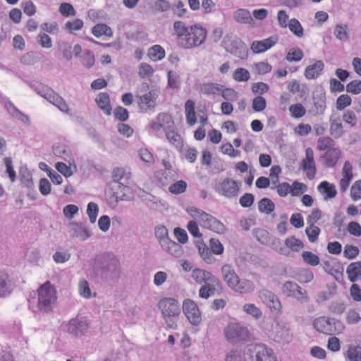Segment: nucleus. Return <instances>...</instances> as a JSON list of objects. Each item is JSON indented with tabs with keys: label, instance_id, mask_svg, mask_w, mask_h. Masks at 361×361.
Wrapping results in <instances>:
<instances>
[{
	"label": "nucleus",
	"instance_id": "1",
	"mask_svg": "<svg viewBox=\"0 0 361 361\" xmlns=\"http://www.w3.org/2000/svg\"><path fill=\"white\" fill-rule=\"evenodd\" d=\"M173 31L178 44L185 49L200 47L206 40L207 31L200 24L187 25L181 20L173 23Z\"/></svg>",
	"mask_w": 361,
	"mask_h": 361
},
{
	"label": "nucleus",
	"instance_id": "2",
	"mask_svg": "<svg viewBox=\"0 0 361 361\" xmlns=\"http://www.w3.org/2000/svg\"><path fill=\"white\" fill-rule=\"evenodd\" d=\"M221 273L226 285L235 292L249 293L254 290V283L249 279H240L231 264L223 265Z\"/></svg>",
	"mask_w": 361,
	"mask_h": 361
},
{
	"label": "nucleus",
	"instance_id": "3",
	"mask_svg": "<svg viewBox=\"0 0 361 361\" xmlns=\"http://www.w3.org/2000/svg\"><path fill=\"white\" fill-rule=\"evenodd\" d=\"M186 211L192 219L198 221L202 228L219 234L226 231V226L223 223L204 211L195 207H188Z\"/></svg>",
	"mask_w": 361,
	"mask_h": 361
},
{
	"label": "nucleus",
	"instance_id": "4",
	"mask_svg": "<svg viewBox=\"0 0 361 361\" xmlns=\"http://www.w3.org/2000/svg\"><path fill=\"white\" fill-rule=\"evenodd\" d=\"M154 234L161 247L166 252L175 257H179L183 255V250L181 245L169 239L166 226H157L155 228Z\"/></svg>",
	"mask_w": 361,
	"mask_h": 361
},
{
	"label": "nucleus",
	"instance_id": "5",
	"mask_svg": "<svg viewBox=\"0 0 361 361\" xmlns=\"http://www.w3.org/2000/svg\"><path fill=\"white\" fill-rule=\"evenodd\" d=\"M56 291L47 281L40 286L38 289L37 307L44 312H49L52 310L56 302Z\"/></svg>",
	"mask_w": 361,
	"mask_h": 361
},
{
	"label": "nucleus",
	"instance_id": "6",
	"mask_svg": "<svg viewBox=\"0 0 361 361\" xmlns=\"http://www.w3.org/2000/svg\"><path fill=\"white\" fill-rule=\"evenodd\" d=\"M224 332L226 340L232 343L246 341L251 338V334L248 329L240 323L228 324Z\"/></svg>",
	"mask_w": 361,
	"mask_h": 361
},
{
	"label": "nucleus",
	"instance_id": "7",
	"mask_svg": "<svg viewBox=\"0 0 361 361\" xmlns=\"http://www.w3.org/2000/svg\"><path fill=\"white\" fill-rule=\"evenodd\" d=\"M215 190L219 195L232 199L240 193V183L233 178H226L216 185Z\"/></svg>",
	"mask_w": 361,
	"mask_h": 361
},
{
	"label": "nucleus",
	"instance_id": "8",
	"mask_svg": "<svg viewBox=\"0 0 361 361\" xmlns=\"http://www.w3.org/2000/svg\"><path fill=\"white\" fill-rule=\"evenodd\" d=\"M340 322L328 317L321 316L313 321L314 328L319 333L326 335H334L339 333L337 324Z\"/></svg>",
	"mask_w": 361,
	"mask_h": 361
},
{
	"label": "nucleus",
	"instance_id": "9",
	"mask_svg": "<svg viewBox=\"0 0 361 361\" xmlns=\"http://www.w3.org/2000/svg\"><path fill=\"white\" fill-rule=\"evenodd\" d=\"M158 307L164 319L177 317L180 313L179 302L175 298H164L159 300Z\"/></svg>",
	"mask_w": 361,
	"mask_h": 361
},
{
	"label": "nucleus",
	"instance_id": "10",
	"mask_svg": "<svg viewBox=\"0 0 361 361\" xmlns=\"http://www.w3.org/2000/svg\"><path fill=\"white\" fill-rule=\"evenodd\" d=\"M183 311L190 323L197 326L202 322V314L197 304L191 299H185L183 302Z\"/></svg>",
	"mask_w": 361,
	"mask_h": 361
},
{
	"label": "nucleus",
	"instance_id": "11",
	"mask_svg": "<svg viewBox=\"0 0 361 361\" xmlns=\"http://www.w3.org/2000/svg\"><path fill=\"white\" fill-rule=\"evenodd\" d=\"M108 195L111 200L117 202L130 200L132 197L133 192L130 188L121 183H114L111 185Z\"/></svg>",
	"mask_w": 361,
	"mask_h": 361
},
{
	"label": "nucleus",
	"instance_id": "12",
	"mask_svg": "<svg viewBox=\"0 0 361 361\" xmlns=\"http://www.w3.org/2000/svg\"><path fill=\"white\" fill-rule=\"evenodd\" d=\"M301 169L309 180H313L315 178L317 168L314 161V154L313 149L310 147L305 150V157L301 161Z\"/></svg>",
	"mask_w": 361,
	"mask_h": 361
},
{
	"label": "nucleus",
	"instance_id": "13",
	"mask_svg": "<svg viewBox=\"0 0 361 361\" xmlns=\"http://www.w3.org/2000/svg\"><path fill=\"white\" fill-rule=\"evenodd\" d=\"M250 350L253 361H277L273 350L264 345H255Z\"/></svg>",
	"mask_w": 361,
	"mask_h": 361
},
{
	"label": "nucleus",
	"instance_id": "14",
	"mask_svg": "<svg viewBox=\"0 0 361 361\" xmlns=\"http://www.w3.org/2000/svg\"><path fill=\"white\" fill-rule=\"evenodd\" d=\"M174 122L171 116L166 113H161L158 114L155 120L150 121L149 123V128L153 131L157 132L161 129L166 131L173 126Z\"/></svg>",
	"mask_w": 361,
	"mask_h": 361
},
{
	"label": "nucleus",
	"instance_id": "15",
	"mask_svg": "<svg viewBox=\"0 0 361 361\" xmlns=\"http://www.w3.org/2000/svg\"><path fill=\"white\" fill-rule=\"evenodd\" d=\"M278 41L277 35H272L262 40H255L252 42L250 49L254 54H262L275 46Z\"/></svg>",
	"mask_w": 361,
	"mask_h": 361
},
{
	"label": "nucleus",
	"instance_id": "16",
	"mask_svg": "<svg viewBox=\"0 0 361 361\" xmlns=\"http://www.w3.org/2000/svg\"><path fill=\"white\" fill-rule=\"evenodd\" d=\"M158 95L155 90H149L142 95L136 96L137 103L143 111L154 108Z\"/></svg>",
	"mask_w": 361,
	"mask_h": 361
},
{
	"label": "nucleus",
	"instance_id": "17",
	"mask_svg": "<svg viewBox=\"0 0 361 361\" xmlns=\"http://www.w3.org/2000/svg\"><path fill=\"white\" fill-rule=\"evenodd\" d=\"M341 178L339 180L338 186L340 191L345 192L353 178V168L352 164L349 161H345L343 164L341 171Z\"/></svg>",
	"mask_w": 361,
	"mask_h": 361
},
{
	"label": "nucleus",
	"instance_id": "18",
	"mask_svg": "<svg viewBox=\"0 0 361 361\" xmlns=\"http://www.w3.org/2000/svg\"><path fill=\"white\" fill-rule=\"evenodd\" d=\"M283 293L288 297H294L300 301L307 300L306 293H303L302 288L295 282H286L283 286Z\"/></svg>",
	"mask_w": 361,
	"mask_h": 361
},
{
	"label": "nucleus",
	"instance_id": "19",
	"mask_svg": "<svg viewBox=\"0 0 361 361\" xmlns=\"http://www.w3.org/2000/svg\"><path fill=\"white\" fill-rule=\"evenodd\" d=\"M192 276L195 282L199 284H206L211 282L212 283H220V280L216 276L204 269H194L192 273Z\"/></svg>",
	"mask_w": 361,
	"mask_h": 361
},
{
	"label": "nucleus",
	"instance_id": "20",
	"mask_svg": "<svg viewBox=\"0 0 361 361\" xmlns=\"http://www.w3.org/2000/svg\"><path fill=\"white\" fill-rule=\"evenodd\" d=\"M342 154L341 150L338 147H333L325 152L322 157L323 164L326 167H334L338 163Z\"/></svg>",
	"mask_w": 361,
	"mask_h": 361
},
{
	"label": "nucleus",
	"instance_id": "21",
	"mask_svg": "<svg viewBox=\"0 0 361 361\" xmlns=\"http://www.w3.org/2000/svg\"><path fill=\"white\" fill-rule=\"evenodd\" d=\"M88 326L89 324L85 319L76 317L69 322L67 326V331L71 334L78 336L86 331Z\"/></svg>",
	"mask_w": 361,
	"mask_h": 361
},
{
	"label": "nucleus",
	"instance_id": "22",
	"mask_svg": "<svg viewBox=\"0 0 361 361\" xmlns=\"http://www.w3.org/2000/svg\"><path fill=\"white\" fill-rule=\"evenodd\" d=\"M223 85L217 82H205L198 85L197 90L200 94L207 96L220 95Z\"/></svg>",
	"mask_w": 361,
	"mask_h": 361
},
{
	"label": "nucleus",
	"instance_id": "23",
	"mask_svg": "<svg viewBox=\"0 0 361 361\" xmlns=\"http://www.w3.org/2000/svg\"><path fill=\"white\" fill-rule=\"evenodd\" d=\"M184 112L186 123L188 126H193L197 123V114L195 111V102L192 99H188L184 106Z\"/></svg>",
	"mask_w": 361,
	"mask_h": 361
},
{
	"label": "nucleus",
	"instance_id": "24",
	"mask_svg": "<svg viewBox=\"0 0 361 361\" xmlns=\"http://www.w3.org/2000/svg\"><path fill=\"white\" fill-rule=\"evenodd\" d=\"M199 121L200 126L194 132V137L196 140H202L206 135V131L204 126L208 124L209 117L206 110L200 111Z\"/></svg>",
	"mask_w": 361,
	"mask_h": 361
},
{
	"label": "nucleus",
	"instance_id": "25",
	"mask_svg": "<svg viewBox=\"0 0 361 361\" xmlns=\"http://www.w3.org/2000/svg\"><path fill=\"white\" fill-rule=\"evenodd\" d=\"M324 68V63L321 60L316 61L312 65L306 67L305 77L308 80L317 78Z\"/></svg>",
	"mask_w": 361,
	"mask_h": 361
},
{
	"label": "nucleus",
	"instance_id": "26",
	"mask_svg": "<svg viewBox=\"0 0 361 361\" xmlns=\"http://www.w3.org/2000/svg\"><path fill=\"white\" fill-rule=\"evenodd\" d=\"M317 190L323 195L324 200L332 199L337 195L335 185L326 180L321 182L317 186Z\"/></svg>",
	"mask_w": 361,
	"mask_h": 361
},
{
	"label": "nucleus",
	"instance_id": "27",
	"mask_svg": "<svg viewBox=\"0 0 361 361\" xmlns=\"http://www.w3.org/2000/svg\"><path fill=\"white\" fill-rule=\"evenodd\" d=\"M95 102L97 106L102 110L106 115H110L111 113V106L110 104L109 95L106 92H100L95 98Z\"/></svg>",
	"mask_w": 361,
	"mask_h": 361
},
{
	"label": "nucleus",
	"instance_id": "28",
	"mask_svg": "<svg viewBox=\"0 0 361 361\" xmlns=\"http://www.w3.org/2000/svg\"><path fill=\"white\" fill-rule=\"evenodd\" d=\"M346 273L351 282L361 280V262L350 263L347 267Z\"/></svg>",
	"mask_w": 361,
	"mask_h": 361
},
{
	"label": "nucleus",
	"instance_id": "29",
	"mask_svg": "<svg viewBox=\"0 0 361 361\" xmlns=\"http://www.w3.org/2000/svg\"><path fill=\"white\" fill-rule=\"evenodd\" d=\"M99 261H101L102 264H106L105 269L110 271H115L119 267L118 259L111 253L102 255L99 258Z\"/></svg>",
	"mask_w": 361,
	"mask_h": 361
},
{
	"label": "nucleus",
	"instance_id": "30",
	"mask_svg": "<svg viewBox=\"0 0 361 361\" xmlns=\"http://www.w3.org/2000/svg\"><path fill=\"white\" fill-rule=\"evenodd\" d=\"M46 98L54 105L57 106L61 111L67 112L68 106L62 97L53 91L47 93Z\"/></svg>",
	"mask_w": 361,
	"mask_h": 361
},
{
	"label": "nucleus",
	"instance_id": "31",
	"mask_svg": "<svg viewBox=\"0 0 361 361\" xmlns=\"http://www.w3.org/2000/svg\"><path fill=\"white\" fill-rule=\"evenodd\" d=\"M329 133L334 138H339L343 135V125L339 117L330 119Z\"/></svg>",
	"mask_w": 361,
	"mask_h": 361
},
{
	"label": "nucleus",
	"instance_id": "32",
	"mask_svg": "<svg viewBox=\"0 0 361 361\" xmlns=\"http://www.w3.org/2000/svg\"><path fill=\"white\" fill-rule=\"evenodd\" d=\"M92 33L96 37H100L102 36L111 37L113 35V31L111 28L104 23H98L95 25L92 29Z\"/></svg>",
	"mask_w": 361,
	"mask_h": 361
},
{
	"label": "nucleus",
	"instance_id": "33",
	"mask_svg": "<svg viewBox=\"0 0 361 361\" xmlns=\"http://www.w3.org/2000/svg\"><path fill=\"white\" fill-rule=\"evenodd\" d=\"M221 286V283H209L202 286L199 290V296L203 299H208L211 295H213L216 290V288H219Z\"/></svg>",
	"mask_w": 361,
	"mask_h": 361
},
{
	"label": "nucleus",
	"instance_id": "34",
	"mask_svg": "<svg viewBox=\"0 0 361 361\" xmlns=\"http://www.w3.org/2000/svg\"><path fill=\"white\" fill-rule=\"evenodd\" d=\"M258 209L260 212L270 214L275 209V204L270 199L264 197L258 202Z\"/></svg>",
	"mask_w": 361,
	"mask_h": 361
},
{
	"label": "nucleus",
	"instance_id": "35",
	"mask_svg": "<svg viewBox=\"0 0 361 361\" xmlns=\"http://www.w3.org/2000/svg\"><path fill=\"white\" fill-rule=\"evenodd\" d=\"M188 188V183L183 180H177L169 186V191L173 195L184 193Z\"/></svg>",
	"mask_w": 361,
	"mask_h": 361
},
{
	"label": "nucleus",
	"instance_id": "36",
	"mask_svg": "<svg viewBox=\"0 0 361 361\" xmlns=\"http://www.w3.org/2000/svg\"><path fill=\"white\" fill-rule=\"evenodd\" d=\"M232 77L238 82H247L250 78V74L246 68H238L233 71Z\"/></svg>",
	"mask_w": 361,
	"mask_h": 361
},
{
	"label": "nucleus",
	"instance_id": "37",
	"mask_svg": "<svg viewBox=\"0 0 361 361\" xmlns=\"http://www.w3.org/2000/svg\"><path fill=\"white\" fill-rule=\"evenodd\" d=\"M235 20L240 23H250L252 18L249 11L246 9H238L234 13Z\"/></svg>",
	"mask_w": 361,
	"mask_h": 361
},
{
	"label": "nucleus",
	"instance_id": "38",
	"mask_svg": "<svg viewBox=\"0 0 361 361\" xmlns=\"http://www.w3.org/2000/svg\"><path fill=\"white\" fill-rule=\"evenodd\" d=\"M148 55L154 61H159L164 58L165 50L160 45H154L148 51Z\"/></svg>",
	"mask_w": 361,
	"mask_h": 361
},
{
	"label": "nucleus",
	"instance_id": "39",
	"mask_svg": "<svg viewBox=\"0 0 361 361\" xmlns=\"http://www.w3.org/2000/svg\"><path fill=\"white\" fill-rule=\"evenodd\" d=\"M285 245L287 247L294 252H299L304 247V244L302 240L296 238L295 236L287 238L285 240Z\"/></svg>",
	"mask_w": 361,
	"mask_h": 361
},
{
	"label": "nucleus",
	"instance_id": "40",
	"mask_svg": "<svg viewBox=\"0 0 361 361\" xmlns=\"http://www.w3.org/2000/svg\"><path fill=\"white\" fill-rule=\"evenodd\" d=\"M335 146V142L332 138L329 136L320 137L317 140V149L319 151L328 150Z\"/></svg>",
	"mask_w": 361,
	"mask_h": 361
},
{
	"label": "nucleus",
	"instance_id": "41",
	"mask_svg": "<svg viewBox=\"0 0 361 361\" xmlns=\"http://www.w3.org/2000/svg\"><path fill=\"white\" fill-rule=\"evenodd\" d=\"M303 56L304 54L300 49L298 47H293L290 49L288 51L286 59L288 62H298L301 61Z\"/></svg>",
	"mask_w": 361,
	"mask_h": 361
},
{
	"label": "nucleus",
	"instance_id": "42",
	"mask_svg": "<svg viewBox=\"0 0 361 361\" xmlns=\"http://www.w3.org/2000/svg\"><path fill=\"white\" fill-rule=\"evenodd\" d=\"M243 311L256 319H259L262 315L261 310L252 303L245 304L243 305Z\"/></svg>",
	"mask_w": 361,
	"mask_h": 361
},
{
	"label": "nucleus",
	"instance_id": "43",
	"mask_svg": "<svg viewBox=\"0 0 361 361\" xmlns=\"http://www.w3.org/2000/svg\"><path fill=\"white\" fill-rule=\"evenodd\" d=\"M288 26L289 30L297 37H302L303 36V27L297 19H290Z\"/></svg>",
	"mask_w": 361,
	"mask_h": 361
},
{
	"label": "nucleus",
	"instance_id": "44",
	"mask_svg": "<svg viewBox=\"0 0 361 361\" xmlns=\"http://www.w3.org/2000/svg\"><path fill=\"white\" fill-rule=\"evenodd\" d=\"M345 357L349 361H361V348L358 346L349 347Z\"/></svg>",
	"mask_w": 361,
	"mask_h": 361
},
{
	"label": "nucleus",
	"instance_id": "45",
	"mask_svg": "<svg viewBox=\"0 0 361 361\" xmlns=\"http://www.w3.org/2000/svg\"><path fill=\"white\" fill-rule=\"evenodd\" d=\"M289 111L290 116L295 118H302L306 114L305 108L300 103L290 105L289 106Z\"/></svg>",
	"mask_w": 361,
	"mask_h": 361
},
{
	"label": "nucleus",
	"instance_id": "46",
	"mask_svg": "<svg viewBox=\"0 0 361 361\" xmlns=\"http://www.w3.org/2000/svg\"><path fill=\"white\" fill-rule=\"evenodd\" d=\"M220 95L225 99L231 102L236 101L238 98V93L233 88L226 87L223 85Z\"/></svg>",
	"mask_w": 361,
	"mask_h": 361
},
{
	"label": "nucleus",
	"instance_id": "47",
	"mask_svg": "<svg viewBox=\"0 0 361 361\" xmlns=\"http://www.w3.org/2000/svg\"><path fill=\"white\" fill-rule=\"evenodd\" d=\"M351 103L352 99L348 94H341L336 99V109L338 111H342L345 108L348 107L349 106H350Z\"/></svg>",
	"mask_w": 361,
	"mask_h": 361
},
{
	"label": "nucleus",
	"instance_id": "48",
	"mask_svg": "<svg viewBox=\"0 0 361 361\" xmlns=\"http://www.w3.org/2000/svg\"><path fill=\"white\" fill-rule=\"evenodd\" d=\"M10 281L8 276L4 273H0V297L9 293Z\"/></svg>",
	"mask_w": 361,
	"mask_h": 361
},
{
	"label": "nucleus",
	"instance_id": "49",
	"mask_svg": "<svg viewBox=\"0 0 361 361\" xmlns=\"http://www.w3.org/2000/svg\"><path fill=\"white\" fill-rule=\"evenodd\" d=\"M254 71L258 75H264L271 71L272 66L267 62L260 61L253 65Z\"/></svg>",
	"mask_w": 361,
	"mask_h": 361
},
{
	"label": "nucleus",
	"instance_id": "50",
	"mask_svg": "<svg viewBox=\"0 0 361 361\" xmlns=\"http://www.w3.org/2000/svg\"><path fill=\"white\" fill-rule=\"evenodd\" d=\"M156 178L161 186H165L174 179L173 176L169 175V171H161L156 173Z\"/></svg>",
	"mask_w": 361,
	"mask_h": 361
},
{
	"label": "nucleus",
	"instance_id": "51",
	"mask_svg": "<svg viewBox=\"0 0 361 361\" xmlns=\"http://www.w3.org/2000/svg\"><path fill=\"white\" fill-rule=\"evenodd\" d=\"M303 260L310 266L315 267L319 264V257L310 251H305L302 253Z\"/></svg>",
	"mask_w": 361,
	"mask_h": 361
},
{
	"label": "nucleus",
	"instance_id": "52",
	"mask_svg": "<svg viewBox=\"0 0 361 361\" xmlns=\"http://www.w3.org/2000/svg\"><path fill=\"white\" fill-rule=\"evenodd\" d=\"M360 253L357 247L352 245H345L343 250V256L348 259H353L356 258Z\"/></svg>",
	"mask_w": 361,
	"mask_h": 361
},
{
	"label": "nucleus",
	"instance_id": "53",
	"mask_svg": "<svg viewBox=\"0 0 361 361\" xmlns=\"http://www.w3.org/2000/svg\"><path fill=\"white\" fill-rule=\"evenodd\" d=\"M83 27V21L79 18L68 20L65 24V28L70 32L80 30Z\"/></svg>",
	"mask_w": 361,
	"mask_h": 361
},
{
	"label": "nucleus",
	"instance_id": "54",
	"mask_svg": "<svg viewBox=\"0 0 361 361\" xmlns=\"http://www.w3.org/2000/svg\"><path fill=\"white\" fill-rule=\"evenodd\" d=\"M154 73V69L151 65L147 63H142L138 68L139 76L142 78L150 77Z\"/></svg>",
	"mask_w": 361,
	"mask_h": 361
},
{
	"label": "nucleus",
	"instance_id": "55",
	"mask_svg": "<svg viewBox=\"0 0 361 361\" xmlns=\"http://www.w3.org/2000/svg\"><path fill=\"white\" fill-rule=\"evenodd\" d=\"M267 106V101L262 96H257L255 97L252 100V107L253 110L256 112L262 111L266 109Z\"/></svg>",
	"mask_w": 361,
	"mask_h": 361
},
{
	"label": "nucleus",
	"instance_id": "56",
	"mask_svg": "<svg viewBox=\"0 0 361 361\" xmlns=\"http://www.w3.org/2000/svg\"><path fill=\"white\" fill-rule=\"evenodd\" d=\"M307 190V186L299 181L295 180L290 185V195L296 197L304 192Z\"/></svg>",
	"mask_w": 361,
	"mask_h": 361
},
{
	"label": "nucleus",
	"instance_id": "57",
	"mask_svg": "<svg viewBox=\"0 0 361 361\" xmlns=\"http://www.w3.org/2000/svg\"><path fill=\"white\" fill-rule=\"evenodd\" d=\"M350 197L353 201L361 200V180H356L351 186Z\"/></svg>",
	"mask_w": 361,
	"mask_h": 361
},
{
	"label": "nucleus",
	"instance_id": "58",
	"mask_svg": "<svg viewBox=\"0 0 361 361\" xmlns=\"http://www.w3.org/2000/svg\"><path fill=\"white\" fill-rule=\"evenodd\" d=\"M112 177L115 183H120L119 181L123 178H129L130 173L123 168H116L112 172Z\"/></svg>",
	"mask_w": 361,
	"mask_h": 361
},
{
	"label": "nucleus",
	"instance_id": "59",
	"mask_svg": "<svg viewBox=\"0 0 361 361\" xmlns=\"http://www.w3.org/2000/svg\"><path fill=\"white\" fill-rule=\"evenodd\" d=\"M306 234L308 237V239L310 242L314 243L315 242L320 233V229L317 226L312 224L309 225V227H307L305 230Z\"/></svg>",
	"mask_w": 361,
	"mask_h": 361
},
{
	"label": "nucleus",
	"instance_id": "60",
	"mask_svg": "<svg viewBox=\"0 0 361 361\" xmlns=\"http://www.w3.org/2000/svg\"><path fill=\"white\" fill-rule=\"evenodd\" d=\"M343 121L350 127H355L357 124V118L356 114L351 110H348L343 114Z\"/></svg>",
	"mask_w": 361,
	"mask_h": 361
},
{
	"label": "nucleus",
	"instance_id": "61",
	"mask_svg": "<svg viewBox=\"0 0 361 361\" xmlns=\"http://www.w3.org/2000/svg\"><path fill=\"white\" fill-rule=\"evenodd\" d=\"M209 246L212 252L214 255H220L223 254L224 247L222 243L216 238H212L209 240Z\"/></svg>",
	"mask_w": 361,
	"mask_h": 361
},
{
	"label": "nucleus",
	"instance_id": "62",
	"mask_svg": "<svg viewBox=\"0 0 361 361\" xmlns=\"http://www.w3.org/2000/svg\"><path fill=\"white\" fill-rule=\"evenodd\" d=\"M166 136L169 142L174 145H178L182 142L181 136L173 130H167Z\"/></svg>",
	"mask_w": 361,
	"mask_h": 361
},
{
	"label": "nucleus",
	"instance_id": "63",
	"mask_svg": "<svg viewBox=\"0 0 361 361\" xmlns=\"http://www.w3.org/2000/svg\"><path fill=\"white\" fill-rule=\"evenodd\" d=\"M59 12L65 17L74 16L76 13L75 8L69 3H62L59 6Z\"/></svg>",
	"mask_w": 361,
	"mask_h": 361
},
{
	"label": "nucleus",
	"instance_id": "64",
	"mask_svg": "<svg viewBox=\"0 0 361 361\" xmlns=\"http://www.w3.org/2000/svg\"><path fill=\"white\" fill-rule=\"evenodd\" d=\"M346 91L349 93L357 94L361 92V80H355L346 85Z\"/></svg>",
	"mask_w": 361,
	"mask_h": 361
}]
</instances>
